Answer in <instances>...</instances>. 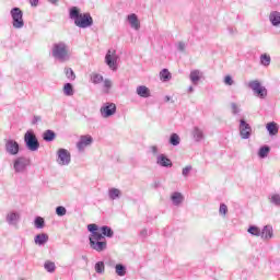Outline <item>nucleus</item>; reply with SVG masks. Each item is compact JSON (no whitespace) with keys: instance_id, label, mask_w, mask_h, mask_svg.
Returning <instances> with one entry per match:
<instances>
[{"instance_id":"obj_1","label":"nucleus","mask_w":280,"mask_h":280,"mask_svg":"<svg viewBox=\"0 0 280 280\" xmlns=\"http://www.w3.org/2000/svg\"><path fill=\"white\" fill-rule=\"evenodd\" d=\"M88 231L91 232L89 236L90 248L96 253H104L108 248V243L106 242V237L100 232V226L95 223L89 224Z\"/></svg>"},{"instance_id":"obj_2","label":"nucleus","mask_w":280,"mask_h":280,"mask_svg":"<svg viewBox=\"0 0 280 280\" xmlns=\"http://www.w3.org/2000/svg\"><path fill=\"white\" fill-rule=\"evenodd\" d=\"M69 16L74 21V25H77V27H81V30H86V27H91V25H93V18L91 14L80 13V9H78V7H72L70 9Z\"/></svg>"},{"instance_id":"obj_3","label":"nucleus","mask_w":280,"mask_h":280,"mask_svg":"<svg viewBox=\"0 0 280 280\" xmlns=\"http://www.w3.org/2000/svg\"><path fill=\"white\" fill-rule=\"evenodd\" d=\"M52 58L59 62H67L71 56L69 55V46L65 42H58L51 48Z\"/></svg>"},{"instance_id":"obj_4","label":"nucleus","mask_w":280,"mask_h":280,"mask_svg":"<svg viewBox=\"0 0 280 280\" xmlns=\"http://www.w3.org/2000/svg\"><path fill=\"white\" fill-rule=\"evenodd\" d=\"M24 143L25 147L30 150V152H38V148H40V142H38L36 133H34L32 130H27L25 132Z\"/></svg>"},{"instance_id":"obj_5","label":"nucleus","mask_w":280,"mask_h":280,"mask_svg":"<svg viewBox=\"0 0 280 280\" xmlns=\"http://www.w3.org/2000/svg\"><path fill=\"white\" fill-rule=\"evenodd\" d=\"M248 86L252 89L256 97H259L260 100H266V97H268V90L266 86H262L258 80L250 81Z\"/></svg>"},{"instance_id":"obj_6","label":"nucleus","mask_w":280,"mask_h":280,"mask_svg":"<svg viewBox=\"0 0 280 280\" xmlns=\"http://www.w3.org/2000/svg\"><path fill=\"white\" fill-rule=\"evenodd\" d=\"M30 167V159L25 156H18L13 160V170L15 174H25Z\"/></svg>"},{"instance_id":"obj_7","label":"nucleus","mask_w":280,"mask_h":280,"mask_svg":"<svg viewBox=\"0 0 280 280\" xmlns=\"http://www.w3.org/2000/svg\"><path fill=\"white\" fill-rule=\"evenodd\" d=\"M12 16V25L15 30H21L25 26V22L23 21V11H21L18 7L13 8L10 12Z\"/></svg>"},{"instance_id":"obj_8","label":"nucleus","mask_w":280,"mask_h":280,"mask_svg":"<svg viewBox=\"0 0 280 280\" xmlns=\"http://www.w3.org/2000/svg\"><path fill=\"white\" fill-rule=\"evenodd\" d=\"M238 131L241 139H248L253 135V127L245 119L240 120Z\"/></svg>"},{"instance_id":"obj_9","label":"nucleus","mask_w":280,"mask_h":280,"mask_svg":"<svg viewBox=\"0 0 280 280\" xmlns=\"http://www.w3.org/2000/svg\"><path fill=\"white\" fill-rule=\"evenodd\" d=\"M4 150L7 154H10L11 156H16L19 154V151L21 150V147L19 145V142L16 140H5Z\"/></svg>"},{"instance_id":"obj_10","label":"nucleus","mask_w":280,"mask_h":280,"mask_svg":"<svg viewBox=\"0 0 280 280\" xmlns=\"http://www.w3.org/2000/svg\"><path fill=\"white\" fill-rule=\"evenodd\" d=\"M117 51L116 50H108L105 56V62L109 69H113V71L117 70V60H118Z\"/></svg>"},{"instance_id":"obj_11","label":"nucleus","mask_w":280,"mask_h":280,"mask_svg":"<svg viewBox=\"0 0 280 280\" xmlns=\"http://www.w3.org/2000/svg\"><path fill=\"white\" fill-rule=\"evenodd\" d=\"M57 156L58 165H69L71 163V153L67 149H59Z\"/></svg>"},{"instance_id":"obj_12","label":"nucleus","mask_w":280,"mask_h":280,"mask_svg":"<svg viewBox=\"0 0 280 280\" xmlns=\"http://www.w3.org/2000/svg\"><path fill=\"white\" fill-rule=\"evenodd\" d=\"M115 113H117V105H115V103H106L101 107V115L104 117V119H107V117H113Z\"/></svg>"},{"instance_id":"obj_13","label":"nucleus","mask_w":280,"mask_h":280,"mask_svg":"<svg viewBox=\"0 0 280 280\" xmlns=\"http://www.w3.org/2000/svg\"><path fill=\"white\" fill-rule=\"evenodd\" d=\"M5 222L9 224V226H19V222H21V213L10 211L5 215Z\"/></svg>"},{"instance_id":"obj_14","label":"nucleus","mask_w":280,"mask_h":280,"mask_svg":"<svg viewBox=\"0 0 280 280\" xmlns=\"http://www.w3.org/2000/svg\"><path fill=\"white\" fill-rule=\"evenodd\" d=\"M93 143V137L90 135L88 136H81L79 142L77 143V148L79 152H84L85 148H89Z\"/></svg>"},{"instance_id":"obj_15","label":"nucleus","mask_w":280,"mask_h":280,"mask_svg":"<svg viewBox=\"0 0 280 280\" xmlns=\"http://www.w3.org/2000/svg\"><path fill=\"white\" fill-rule=\"evenodd\" d=\"M127 21L131 30H136V32H139V30H141V22L139 21V16L136 13L127 15Z\"/></svg>"},{"instance_id":"obj_16","label":"nucleus","mask_w":280,"mask_h":280,"mask_svg":"<svg viewBox=\"0 0 280 280\" xmlns=\"http://www.w3.org/2000/svg\"><path fill=\"white\" fill-rule=\"evenodd\" d=\"M156 165H160V167H172L174 164L172 163V160L167 158V155L159 154L156 156Z\"/></svg>"},{"instance_id":"obj_17","label":"nucleus","mask_w":280,"mask_h":280,"mask_svg":"<svg viewBox=\"0 0 280 280\" xmlns=\"http://www.w3.org/2000/svg\"><path fill=\"white\" fill-rule=\"evenodd\" d=\"M136 93L137 95H139V97H143V98H148L151 97V92H150V88L145 86V85H139L136 89Z\"/></svg>"},{"instance_id":"obj_18","label":"nucleus","mask_w":280,"mask_h":280,"mask_svg":"<svg viewBox=\"0 0 280 280\" xmlns=\"http://www.w3.org/2000/svg\"><path fill=\"white\" fill-rule=\"evenodd\" d=\"M191 135H192V139L197 143H200V141L205 139V131H202V129H200L199 127H194Z\"/></svg>"},{"instance_id":"obj_19","label":"nucleus","mask_w":280,"mask_h":280,"mask_svg":"<svg viewBox=\"0 0 280 280\" xmlns=\"http://www.w3.org/2000/svg\"><path fill=\"white\" fill-rule=\"evenodd\" d=\"M273 236V231L272 226L270 225H265L262 230L260 231V237L261 240H272Z\"/></svg>"},{"instance_id":"obj_20","label":"nucleus","mask_w":280,"mask_h":280,"mask_svg":"<svg viewBox=\"0 0 280 280\" xmlns=\"http://www.w3.org/2000/svg\"><path fill=\"white\" fill-rule=\"evenodd\" d=\"M201 78H202V72H200V70L190 71L189 80L195 86H198V82H200Z\"/></svg>"},{"instance_id":"obj_21","label":"nucleus","mask_w":280,"mask_h":280,"mask_svg":"<svg viewBox=\"0 0 280 280\" xmlns=\"http://www.w3.org/2000/svg\"><path fill=\"white\" fill-rule=\"evenodd\" d=\"M171 200L175 207H179L180 205H183L185 197H183V194L175 191L172 194Z\"/></svg>"},{"instance_id":"obj_22","label":"nucleus","mask_w":280,"mask_h":280,"mask_svg":"<svg viewBox=\"0 0 280 280\" xmlns=\"http://www.w3.org/2000/svg\"><path fill=\"white\" fill-rule=\"evenodd\" d=\"M269 21H270L271 25H273V27H279V25H280V12L272 11L269 14Z\"/></svg>"},{"instance_id":"obj_23","label":"nucleus","mask_w":280,"mask_h":280,"mask_svg":"<svg viewBox=\"0 0 280 280\" xmlns=\"http://www.w3.org/2000/svg\"><path fill=\"white\" fill-rule=\"evenodd\" d=\"M47 242H49V235L45 233L37 234L35 236V244H37V246H44V244H47Z\"/></svg>"},{"instance_id":"obj_24","label":"nucleus","mask_w":280,"mask_h":280,"mask_svg":"<svg viewBox=\"0 0 280 280\" xmlns=\"http://www.w3.org/2000/svg\"><path fill=\"white\" fill-rule=\"evenodd\" d=\"M43 140L46 141L47 143H51L56 139V132L51 129H47L43 133Z\"/></svg>"},{"instance_id":"obj_25","label":"nucleus","mask_w":280,"mask_h":280,"mask_svg":"<svg viewBox=\"0 0 280 280\" xmlns=\"http://www.w3.org/2000/svg\"><path fill=\"white\" fill-rule=\"evenodd\" d=\"M266 128L271 137L279 133V126L275 121L268 122Z\"/></svg>"},{"instance_id":"obj_26","label":"nucleus","mask_w":280,"mask_h":280,"mask_svg":"<svg viewBox=\"0 0 280 280\" xmlns=\"http://www.w3.org/2000/svg\"><path fill=\"white\" fill-rule=\"evenodd\" d=\"M108 197L110 200H117V198H121V190L118 188H110L108 190Z\"/></svg>"},{"instance_id":"obj_27","label":"nucleus","mask_w":280,"mask_h":280,"mask_svg":"<svg viewBox=\"0 0 280 280\" xmlns=\"http://www.w3.org/2000/svg\"><path fill=\"white\" fill-rule=\"evenodd\" d=\"M101 235H103V237H113V235H115V232L108 225H103L101 228Z\"/></svg>"},{"instance_id":"obj_28","label":"nucleus","mask_w":280,"mask_h":280,"mask_svg":"<svg viewBox=\"0 0 280 280\" xmlns=\"http://www.w3.org/2000/svg\"><path fill=\"white\" fill-rule=\"evenodd\" d=\"M91 82L93 84H102V82H104V77L100 73H92L91 74Z\"/></svg>"},{"instance_id":"obj_29","label":"nucleus","mask_w":280,"mask_h":280,"mask_svg":"<svg viewBox=\"0 0 280 280\" xmlns=\"http://www.w3.org/2000/svg\"><path fill=\"white\" fill-rule=\"evenodd\" d=\"M168 143H171V145H180V136H178V133H172L168 140Z\"/></svg>"},{"instance_id":"obj_30","label":"nucleus","mask_w":280,"mask_h":280,"mask_svg":"<svg viewBox=\"0 0 280 280\" xmlns=\"http://www.w3.org/2000/svg\"><path fill=\"white\" fill-rule=\"evenodd\" d=\"M250 235H254L255 237H261V230L258 226L250 225L247 230Z\"/></svg>"},{"instance_id":"obj_31","label":"nucleus","mask_w":280,"mask_h":280,"mask_svg":"<svg viewBox=\"0 0 280 280\" xmlns=\"http://www.w3.org/2000/svg\"><path fill=\"white\" fill-rule=\"evenodd\" d=\"M44 268L46 271L48 272H56V262L51 261V260H46L44 264Z\"/></svg>"},{"instance_id":"obj_32","label":"nucleus","mask_w":280,"mask_h":280,"mask_svg":"<svg viewBox=\"0 0 280 280\" xmlns=\"http://www.w3.org/2000/svg\"><path fill=\"white\" fill-rule=\"evenodd\" d=\"M268 154H270V147H268V145L261 147L258 151V156L260 159H266V156H268Z\"/></svg>"},{"instance_id":"obj_33","label":"nucleus","mask_w":280,"mask_h":280,"mask_svg":"<svg viewBox=\"0 0 280 280\" xmlns=\"http://www.w3.org/2000/svg\"><path fill=\"white\" fill-rule=\"evenodd\" d=\"M63 94L67 97H71L73 95V85L71 83H66L63 85Z\"/></svg>"},{"instance_id":"obj_34","label":"nucleus","mask_w":280,"mask_h":280,"mask_svg":"<svg viewBox=\"0 0 280 280\" xmlns=\"http://www.w3.org/2000/svg\"><path fill=\"white\" fill-rule=\"evenodd\" d=\"M94 269H95V272H97V275H104V271L106 270L104 261L96 262L94 266Z\"/></svg>"},{"instance_id":"obj_35","label":"nucleus","mask_w":280,"mask_h":280,"mask_svg":"<svg viewBox=\"0 0 280 280\" xmlns=\"http://www.w3.org/2000/svg\"><path fill=\"white\" fill-rule=\"evenodd\" d=\"M115 269L118 277H126V266L118 264L116 265Z\"/></svg>"},{"instance_id":"obj_36","label":"nucleus","mask_w":280,"mask_h":280,"mask_svg":"<svg viewBox=\"0 0 280 280\" xmlns=\"http://www.w3.org/2000/svg\"><path fill=\"white\" fill-rule=\"evenodd\" d=\"M160 78H161V80H163V82H167V80H170L172 78V74L170 73V70L163 69L160 72Z\"/></svg>"},{"instance_id":"obj_37","label":"nucleus","mask_w":280,"mask_h":280,"mask_svg":"<svg viewBox=\"0 0 280 280\" xmlns=\"http://www.w3.org/2000/svg\"><path fill=\"white\" fill-rule=\"evenodd\" d=\"M34 224L35 229H45V219H43L42 217H36Z\"/></svg>"},{"instance_id":"obj_38","label":"nucleus","mask_w":280,"mask_h":280,"mask_svg":"<svg viewBox=\"0 0 280 280\" xmlns=\"http://www.w3.org/2000/svg\"><path fill=\"white\" fill-rule=\"evenodd\" d=\"M270 55H261L260 56V63L264 66V67H270Z\"/></svg>"},{"instance_id":"obj_39","label":"nucleus","mask_w":280,"mask_h":280,"mask_svg":"<svg viewBox=\"0 0 280 280\" xmlns=\"http://www.w3.org/2000/svg\"><path fill=\"white\" fill-rule=\"evenodd\" d=\"M65 73H66V78H68V80H71V81L75 80V72H73V69L66 68Z\"/></svg>"},{"instance_id":"obj_40","label":"nucleus","mask_w":280,"mask_h":280,"mask_svg":"<svg viewBox=\"0 0 280 280\" xmlns=\"http://www.w3.org/2000/svg\"><path fill=\"white\" fill-rule=\"evenodd\" d=\"M104 89H105V93H110V89H113V81H110L109 79H105Z\"/></svg>"},{"instance_id":"obj_41","label":"nucleus","mask_w":280,"mask_h":280,"mask_svg":"<svg viewBox=\"0 0 280 280\" xmlns=\"http://www.w3.org/2000/svg\"><path fill=\"white\" fill-rule=\"evenodd\" d=\"M270 202L276 207H280V195L279 194L272 195L270 198Z\"/></svg>"},{"instance_id":"obj_42","label":"nucleus","mask_w":280,"mask_h":280,"mask_svg":"<svg viewBox=\"0 0 280 280\" xmlns=\"http://www.w3.org/2000/svg\"><path fill=\"white\" fill-rule=\"evenodd\" d=\"M56 213L59 215V218H62L63 215H67V208L63 206H58L56 208Z\"/></svg>"},{"instance_id":"obj_43","label":"nucleus","mask_w":280,"mask_h":280,"mask_svg":"<svg viewBox=\"0 0 280 280\" xmlns=\"http://www.w3.org/2000/svg\"><path fill=\"white\" fill-rule=\"evenodd\" d=\"M177 51H180L182 54L185 52V49H187V44L185 42H178L176 44Z\"/></svg>"},{"instance_id":"obj_44","label":"nucleus","mask_w":280,"mask_h":280,"mask_svg":"<svg viewBox=\"0 0 280 280\" xmlns=\"http://www.w3.org/2000/svg\"><path fill=\"white\" fill-rule=\"evenodd\" d=\"M219 213L221 215H226V213H229V207H226L225 203H221L219 208Z\"/></svg>"},{"instance_id":"obj_45","label":"nucleus","mask_w":280,"mask_h":280,"mask_svg":"<svg viewBox=\"0 0 280 280\" xmlns=\"http://www.w3.org/2000/svg\"><path fill=\"white\" fill-rule=\"evenodd\" d=\"M224 84H226V86H233V84H235V81H233V78L231 75H225Z\"/></svg>"},{"instance_id":"obj_46","label":"nucleus","mask_w":280,"mask_h":280,"mask_svg":"<svg viewBox=\"0 0 280 280\" xmlns=\"http://www.w3.org/2000/svg\"><path fill=\"white\" fill-rule=\"evenodd\" d=\"M191 170H192L191 165H188V166L184 167L183 171H182V175L185 178H187V176H189V173L191 172Z\"/></svg>"},{"instance_id":"obj_47","label":"nucleus","mask_w":280,"mask_h":280,"mask_svg":"<svg viewBox=\"0 0 280 280\" xmlns=\"http://www.w3.org/2000/svg\"><path fill=\"white\" fill-rule=\"evenodd\" d=\"M231 108H232L233 115H240V107L237 106V104L232 103Z\"/></svg>"},{"instance_id":"obj_48","label":"nucleus","mask_w":280,"mask_h":280,"mask_svg":"<svg viewBox=\"0 0 280 280\" xmlns=\"http://www.w3.org/2000/svg\"><path fill=\"white\" fill-rule=\"evenodd\" d=\"M43 121V118L40 116L33 117L32 124L33 126H36V124Z\"/></svg>"},{"instance_id":"obj_49","label":"nucleus","mask_w":280,"mask_h":280,"mask_svg":"<svg viewBox=\"0 0 280 280\" xmlns=\"http://www.w3.org/2000/svg\"><path fill=\"white\" fill-rule=\"evenodd\" d=\"M151 152H152V154H154V156H156L159 154V147L152 145L151 147Z\"/></svg>"},{"instance_id":"obj_50","label":"nucleus","mask_w":280,"mask_h":280,"mask_svg":"<svg viewBox=\"0 0 280 280\" xmlns=\"http://www.w3.org/2000/svg\"><path fill=\"white\" fill-rule=\"evenodd\" d=\"M228 32H229L230 34H237V28H233V27L229 26V27H228Z\"/></svg>"},{"instance_id":"obj_51","label":"nucleus","mask_w":280,"mask_h":280,"mask_svg":"<svg viewBox=\"0 0 280 280\" xmlns=\"http://www.w3.org/2000/svg\"><path fill=\"white\" fill-rule=\"evenodd\" d=\"M30 3L33 8H36V5H38V0H30Z\"/></svg>"},{"instance_id":"obj_52","label":"nucleus","mask_w":280,"mask_h":280,"mask_svg":"<svg viewBox=\"0 0 280 280\" xmlns=\"http://www.w3.org/2000/svg\"><path fill=\"white\" fill-rule=\"evenodd\" d=\"M141 237H148V230H142L140 232Z\"/></svg>"},{"instance_id":"obj_53","label":"nucleus","mask_w":280,"mask_h":280,"mask_svg":"<svg viewBox=\"0 0 280 280\" xmlns=\"http://www.w3.org/2000/svg\"><path fill=\"white\" fill-rule=\"evenodd\" d=\"M59 0H48L49 3H52V5H56Z\"/></svg>"},{"instance_id":"obj_54","label":"nucleus","mask_w":280,"mask_h":280,"mask_svg":"<svg viewBox=\"0 0 280 280\" xmlns=\"http://www.w3.org/2000/svg\"><path fill=\"white\" fill-rule=\"evenodd\" d=\"M188 93H194V86L188 88Z\"/></svg>"},{"instance_id":"obj_55","label":"nucleus","mask_w":280,"mask_h":280,"mask_svg":"<svg viewBox=\"0 0 280 280\" xmlns=\"http://www.w3.org/2000/svg\"><path fill=\"white\" fill-rule=\"evenodd\" d=\"M165 102H170V96H165Z\"/></svg>"},{"instance_id":"obj_56","label":"nucleus","mask_w":280,"mask_h":280,"mask_svg":"<svg viewBox=\"0 0 280 280\" xmlns=\"http://www.w3.org/2000/svg\"><path fill=\"white\" fill-rule=\"evenodd\" d=\"M82 259H86V256H82Z\"/></svg>"}]
</instances>
